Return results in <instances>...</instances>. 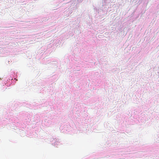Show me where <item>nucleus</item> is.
<instances>
[{
  "mask_svg": "<svg viewBox=\"0 0 159 159\" xmlns=\"http://www.w3.org/2000/svg\"><path fill=\"white\" fill-rule=\"evenodd\" d=\"M76 0H72L70 2L71 3V9H72L73 10L76 9L77 8L76 5L77 4H76Z\"/></svg>",
  "mask_w": 159,
  "mask_h": 159,
  "instance_id": "f257e3e1",
  "label": "nucleus"
},
{
  "mask_svg": "<svg viewBox=\"0 0 159 159\" xmlns=\"http://www.w3.org/2000/svg\"><path fill=\"white\" fill-rule=\"evenodd\" d=\"M48 17L43 18L42 19L41 21L42 22L46 21H48Z\"/></svg>",
  "mask_w": 159,
  "mask_h": 159,
  "instance_id": "f03ea898",
  "label": "nucleus"
},
{
  "mask_svg": "<svg viewBox=\"0 0 159 159\" xmlns=\"http://www.w3.org/2000/svg\"><path fill=\"white\" fill-rule=\"evenodd\" d=\"M105 2H106V0H102V4H103L102 5H104V3H105Z\"/></svg>",
  "mask_w": 159,
  "mask_h": 159,
  "instance_id": "7ed1b4c3",
  "label": "nucleus"
},
{
  "mask_svg": "<svg viewBox=\"0 0 159 159\" xmlns=\"http://www.w3.org/2000/svg\"><path fill=\"white\" fill-rule=\"evenodd\" d=\"M83 0H78V1H77V2H78V3L81 2Z\"/></svg>",
  "mask_w": 159,
  "mask_h": 159,
  "instance_id": "20e7f679",
  "label": "nucleus"
},
{
  "mask_svg": "<svg viewBox=\"0 0 159 159\" xmlns=\"http://www.w3.org/2000/svg\"><path fill=\"white\" fill-rule=\"evenodd\" d=\"M14 80H15L16 81H17V79H16V78H14Z\"/></svg>",
  "mask_w": 159,
  "mask_h": 159,
  "instance_id": "39448f33",
  "label": "nucleus"
},
{
  "mask_svg": "<svg viewBox=\"0 0 159 159\" xmlns=\"http://www.w3.org/2000/svg\"><path fill=\"white\" fill-rule=\"evenodd\" d=\"M17 73H16V75H17Z\"/></svg>",
  "mask_w": 159,
  "mask_h": 159,
  "instance_id": "423d86ee",
  "label": "nucleus"
},
{
  "mask_svg": "<svg viewBox=\"0 0 159 159\" xmlns=\"http://www.w3.org/2000/svg\"><path fill=\"white\" fill-rule=\"evenodd\" d=\"M13 73H14V74H15V73H14V72H13Z\"/></svg>",
  "mask_w": 159,
  "mask_h": 159,
  "instance_id": "0eeeda50",
  "label": "nucleus"
},
{
  "mask_svg": "<svg viewBox=\"0 0 159 159\" xmlns=\"http://www.w3.org/2000/svg\"><path fill=\"white\" fill-rule=\"evenodd\" d=\"M13 73H14V74H15V73H14V72H13Z\"/></svg>",
  "mask_w": 159,
  "mask_h": 159,
  "instance_id": "6e6552de",
  "label": "nucleus"
}]
</instances>
